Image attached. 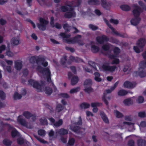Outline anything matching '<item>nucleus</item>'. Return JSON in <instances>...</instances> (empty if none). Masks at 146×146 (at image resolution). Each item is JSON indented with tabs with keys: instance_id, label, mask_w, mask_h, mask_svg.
I'll return each mask as SVG.
<instances>
[{
	"instance_id": "nucleus-31",
	"label": "nucleus",
	"mask_w": 146,
	"mask_h": 146,
	"mask_svg": "<svg viewBox=\"0 0 146 146\" xmlns=\"http://www.w3.org/2000/svg\"><path fill=\"white\" fill-rule=\"evenodd\" d=\"M64 108L60 104H58L56 106V112H59L61 111Z\"/></svg>"
},
{
	"instance_id": "nucleus-43",
	"label": "nucleus",
	"mask_w": 146,
	"mask_h": 146,
	"mask_svg": "<svg viewBox=\"0 0 146 146\" xmlns=\"http://www.w3.org/2000/svg\"><path fill=\"white\" fill-rule=\"evenodd\" d=\"M75 142L74 139L73 138H70L68 142V144L70 145H73Z\"/></svg>"
},
{
	"instance_id": "nucleus-37",
	"label": "nucleus",
	"mask_w": 146,
	"mask_h": 146,
	"mask_svg": "<svg viewBox=\"0 0 146 146\" xmlns=\"http://www.w3.org/2000/svg\"><path fill=\"white\" fill-rule=\"evenodd\" d=\"M3 143L5 145L7 146H10L11 143V141L7 139H4L3 141Z\"/></svg>"
},
{
	"instance_id": "nucleus-6",
	"label": "nucleus",
	"mask_w": 146,
	"mask_h": 146,
	"mask_svg": "<svg viewBox=\"0 0 146 146\" xmlns=\"http://www.w3.org/2000/svg\"><path fill=\"white\" fill-rule=\"evenodd\" d=\"M82 119L80 117L78 118V121L77 122H76L75 124V125H72L70 127V129L76 133H78L79 132L80 129V128L79 125L82 124Z\"/></svg>"
},
{
	"instance_id": "nucleus-23",
	"label": "nucleus",
	"mask_w": 146,
	"mask_h": 146,
	"mask_svg": "<svg viewBox=\"0 0 146 146\" xmlns=\"http://www.w3.org/2000/svg\"><path fill=\"white\" fill-rule=\"evenodd\" d=\"M0 64L1 65L3 66L4 70H7V71L9 73H10L11 72V68L10 66L5 67L4 65V63L3 62H0Z\"/></svg>"
},
{
	"instance_id": "nucleus-61",
	"label": "nucleus",
	"mask_w": 146,
	"mask_h": 146,
	"mask_svg": "<svg viewBox=\"0 0 146 146\" xmlns=\"http://www.w3.org/2000/svg\"><path fill=\"white\" fill-rule=\"evenodd\" d=\"M40 62L44 66H46L48 65V63L46 62H44L43 60H41Z\"/></svg>"
},
{
	"instance_id": "nucleus-48",
	"label": "nucleus",
	"mask_w": 146,
	"mask_h": 146,
	"mask_svg": "<svg viewBox=\"0 0 146 146\" xmlns=\"http://www.w3.org/2000/svg\"><path fill=\"white\" fill-rule=\"evenodd\" d=\"M59 97L60 98L62 97L66 98H68L69 97L68 95L65 93H61L59 95Z\"/></svg>"
},
{
	"instance_id": "nucleus-15",
	"label": "nucleus",
	"mask_w": 146,
	"mask_h": 146,
	"mask_svg": "<svg viewBox=\"0 0 146 146\" xmlns=\"http://www.w3.org/2000/svg\"><path fill=\"white\" fill-rule=\"evenodd\" d=\"M29 83L33 86L36 88H40L41 86L39 85L37 82L33 80H31L29 81Z\"/></svg>"
},
{
	"instance_id": "nucleus-24",
	"label": "nucleus",
	"mask_w": 146,
	"mask_h": 146,
	"mask_svg": "<svg viewBox=\"0 0 146 146\" xmlns=\"http://www.w3.org/2000/svg\"><path fill=\"white\" fill-rule=\"evenodd\" d=\"M138 146H146V141L142 139L139 140L137 141Z\"/></svg>"
},
{
	"instance_id": "nucleus-9",
	"label": "nucleus",
	"mask_w": 146,
	"mask_h": 146,
	"mask_svg": "<svg viewBox=\"0 0 146 146\" xmlns=\"http://www.w3.org/2000/svg\"><path fill=\"white\" fill-rule=\"evenodd\" d=\"M135 98L133 96L125 99L123 102L124 104L126 106L132 105L135 101Z\"/></svg>"
},
{
	"instance_id": "nucleus-20",
	"label": "nucleus",
	"mask_w": 146,
	"mask_h": 146,
	"mask_svg": "<svg viewBox=\"0 0 146 146\" xmlns=\"http://www.w3.org/2000/svg\"><path fill=\"white\" fill-rule=\"evenodd\" d=\"M22 67V62L21 61L17 60L15 62V67L17 70L21 69Z\"/></svg>"
},
{
	"instance_id": "nucleus-27",
	"label": "nucleus",
	"mask_w": 146,
	"mask_h": 146,
	"mask_svg": "<svg viewBox=\"0 0 146 146\" xmlns=\"http://www.w3.org/2000/svg\"><path fill=\"white\" fill-rule=\"evenodd\" d=\"M121 9L123 11H127L130 10V7L128 5H123L120 6Z\"/></svg>"
},
{
	"instance_id": "nucleus-13",
	"label": "nucleus",
	"mask_w": 146,
	"mask_h": 146,
	"mask_svg": "<svg viewBox=\"0 0 146 146\" xmlns=\"http://www.w3.org/2000/svg\"><path fill=\"white\" fill-rule=\"evenodd\" d=\"M102 68L104 70L113 72L115 70L116 67L115 66L109 67L106 66V65H103L102 66Z\"/></svg>"
},
{
	"instance_id": "nucleus-41",
	"label": "nucleus",
	"mask_w": 146,
	"mask_h": 146,
	"mask_svg": "<svg viewBox=\"0 0 146 146\" xmlns=\"http://www.w3.org/2000/svg\"><path fill=\"white\" fill-rule=\"evenodd\" d=\"M62 123L63 121L62 120L60 119L58 122L54 123V125L56 127H58L62 125Z\"/></svg>"
},
{
	"instance_id": "nucleus-12",
	"label": "nucleus",
	"mask_w": 146,
	"mask_h": 146,
	"mask_svg": "<svg viewBox=\"0 0 146 146\" xmlns=\"http://www.w3.org/2000/svg\"><path fill=\"white\" fill-rule=\"evenodd\" d=\"M23 114L25 117L27 119L31 118L32 121H34L35 119V117L28 111L24 112Z\"/></svg>"
},
{
	"instance_id": "nucleus-53",
	"label": "nucleus",
	"mask_w": 146,
	"mask_h": 146,
	"mask_svg": "<svg viewBox=\"0 0 146 146\" xmlns=\"http://www.w3.org/2000/svg\"><path fill=\"white\" fill-rule=\"evenodd\" d=\"M110 47V46L108 44H106L103 46H102V49L104 50H107L109 49Z\"/></svg>"
},
{
	"instance_id": "nucleus-14",
	"label": "nucleus",
	"mask_w": 146,
	"mask_h": 146,
	"mask_svg": "<svg viewBox=\"0 0 146 146\" xmlns=\"http://www.w3.org/2000/svg\"><path fill=\"white\" fill-rule=\"evenodd\" d=\"M110 92H105L104 94L102 97V100L106 105H108V103L107 99L109 100L110 98L109 97V94Z\"/></svg>"
},
{
	"instance_id": "nucleus-45",
	"label": "nucleus",
	"mask_w": 146,
	"mask_h": 146,
	"mask_svg": "<svg viewBox=\"0 0 146 146\" xmlns=\"http://www.w3.org/2000/svg\"><path fill=\"white\" fill-rule=\"evenodd\" d=\"M138 116L141 117H144L146 116V114L144 111H141L138 113Z\"/></svg>"
},
{
	"instance_id": "nucleus-28",
	"label": "nucleus",
	"mask_w": 146,
	"mask_h": 146,
	"mask_svg": "<svg viewBox=\"0 0 146 146\" xmlns=\"http://www.w3.org/2000/svg\"><path fill=\"white\" fill-rule=\"evenodd\" d=\"M90 104H89L84 102L80 105V107L81 109H87L89 108L90 107Z\"/></svg>"
},
{
	"instance_id": "nucleus-8",
	"label": "nucleus",
	"mask_w": 146,
	"mask_h": 146,
	"mask_svg": "<svg viewBox=\"0 0 146 146\" xmlns=\"http://www.w3.org/2000/svg\"><path fill=\"white\" fill-rule=\"evenodd\" d=\"M48 22L42 18L40 19V24L37 25L38 28L40 30H44L45 29L46 26Z\"/></svg>"
},
{
	"instance_id": "nucleus-57",
	"label": "nucleus",
	"mask_w": 146,
	"mask_h": 146,
	"mask_svg": "<svg viewBox=\"0 0 146 146\" xmlns=\"http://www.w3.org/2000/svg\"><path fill=\"white\" fill-rule=\"evenodd\" d=\"M86 114L87 116L89 117L90 116H94L93 114L92 113L89 111H86Z\"/></svg>"
},
{
	"instance_id": "nucleus-29",
	"label": "nucleus",
	"mask_w": 146,
	"mask_h": 146,
	"mask_svg": "<svg viewBox=\"0 0 146 146\" xmlns=\"http://www.w3.org/2000/svg\"><path fill=\"white\" fill-rule=\"evenodd\" d=\"M110 57L111 59H113L112 62V64H117L119 63V60L118 59L116 58L117 56H113Z\"/></svg>"
},
{
	"instance_id": "nucleus-62",
	"label": "nucleus",
	"mask_w": 146,
	"mask_h": 146,
	"mask_svg": "<svg viewBox=\"0 0 146 146\" xmlns=\"http://www.w3.org/2000/svg\"><path fill=\"white\" fill-rule=\"evenodd\" d=\"M37 139L40 142L43 143H46V142L45 141L44 139L40 138H37Z\"/></svg>"
},
{
	"instance_id": "nucleus-18",
	"label": "nucleus",
	"mask_w": 146,
	"mask_h": 146,
	"mask_svg": "<svg viewBox=\"0 0 146 146\" xmlns=\"http://www.w3.org/2000/svg\"><path fill=\"white\" fill-rule=\"evenodd\" d=\"M96 39L98 42L100 44L108 40L107 37L104 35L102 37H98Z\"/></svg>"
},
{
	"instance_id": "nucleus-32",
	"label": "nucleus",
	"mask_w": 146,
	"mask_h": 146,
	"mask_svg": "<svg viewBox=\"0 0 146 146\" xmlns=\"http://www.w3.org/2000/svg\"><path fill=\"white\" fill-rule=\"evenodd\" d=\"M105 22L107 24V25L111 29L112 32L114 33V34L116 35H118L117 32L114 29H113L112 27L108 23L107 21L105 19L104 20Z\"/></svg>"
},
{
	"instance_id": "nucleus-47",
	"label": "nucleus",
	"mask_w": 146,
	"mask_h": 146,
	"mask_svg": "<svg viewBox=\"0 0 146 146\" xmlns=\"http://www.w3.org/2000/svg\"><path fill=\"white\" fill-rule=\"evenodd\" d=\"M56 90V88L54 86H53L52 88H46V91H54Z\"/></svg>"
},
{
	"instance_id": "nucleus-46",
	"label": "nucleus",
	"mask_w": 146,
	"mask_h": 146,
	"mask_svg": "<svg viewBox=\"0 0 146 146\" xmlns=\"http://www.w3.org/2000/svg\"><path fill=\"white\" fill-rule=\"evenodd\" d=\"M92 83V81L90 79H88L86 80L84 83V86L87 85H89Z\"/></svg>"
},
{
	"instance_id": "nucleus-42",
	"label": "nucleus",
	"mask_w": 146,
	"mask_h": 146,
	"mask_svg": "<svg viewBox=\"0 0 146 146\" xmlns=\"http://www.w3.org/2000/svg\"><path fill=\"white\" fill-rule=\"evenodd\" d=\"M6 54L7 56L9 57H12L13 56V53L10 50L7 49Z\"/></svg>"
},
{
	"instance_id": "nucleus-51",
	"label": "nucleus",
	"mask_w": 146,
	"mask_h": 146,
	"mask_svg": "<svg viewBox=\"0 0 146 146\" xmlns=\"http://www.w3.org/2000/svg\"><path fill=\"white\" fill-rule=\"evenodd\" d=\"M6 97V95L4 92H0V98L2 99H4Z\"/></svg>"
},
{
	"instance_id": "nucleus-33",
	"label": "nucleus",
	"mask_w": 146,
	"mask_h": 146,
	"mask_svg": "<svg viewBox=\"0 0 146 146\" xmlns=\"http://www.w3.org/2000/svg\"><path fill=\"white\" fill-rule=\"evenodd\" d=\"M5 49V45H2L0 47V54L1 53L2 51ZM4 56L3 54H0V58H3Z\"/></svg>"
},
{
	"instance_id": "nucleus-5",
	"label": "nucleus",
	"mask_w": 146,
	"mask_h": 146,
	"mask_svg": "<svg viewBox=\"0 0 146 146\" xmlns=\"http://www.w3.org/2000/svg\"><path fill=\"white\" fill-rule=\"evenodd\" d=\"M17 121L22 125L28 128H31L32 127V125L31 123L28 122L26 121L23 117V116L19 115L17 118Z\"/></svg>"
},
{
	"instance_id": "nucleus-38",
	"label": "nucleus",
	"mask_w": 146,
	"mask_h": 146,
	"mask_svg": "<svg viewBox=\"0 0 146 146\" xmlns=\"http://www.w3.org/2000/svg\"><path fill=\"white\" fill-rule=\"evenodd\" d=\"M102 105V104L101 103H100L97 102L92 103L91 104L92 107L93 108H96V107L100 106Z\"/></svg>"
},
{
	"instance_id": "nucleus-64",
	"label": "nucleus",
	"mask_w": 146,
	"mask_h": 146,
	"mask_svg": "<svg viewBox=\"0 0 146 146\" xmlns=\"http://www.w3.org/2000/svg\"><path fill=\"white\" fill-rule=\"evenodd\" d=\"M6 23V21L5 20L3 19H0V23L1 25H3L5 24Z\"/></svg>"
},
{
	"instance_id": "nucleus-17",
	"label": "nucleus",
	"mask_w": 146,
	"mask_h": 146,
	"mask_svg": "<svg viewBox=\"0 0 146 146\" xmlns=\"http://www.w3.org/2000/svg\"><path fill=\"white\" fill-rule=\"evenodd\" d=\"M9 129L11 131V135L13 137H14L18 134V132L16 130L11 126L9 127Z\"/></svg>"
},
{
	"instance_id": "nucleus-36",
	"label": "nucleus",
	"mask_w": 146,
	"mask_h": 146,
	"mask_svg": "<svg viewBox=\"0 0 146 146\" xmlns=\"http://www.w3.org/2000/svg\"><path fill=\"white\" fill-rule=\"evenodd\" d=\"M90 46L91 47V50L93 52H96L98 51L99 49L98 47L93 46L92 44H91Z\"/></svg>"
},
{
	"instance_id": "nucleus-50",
	"label": "nucleus",
	"mask_w": 146,
	"mask_h": 146,
	"mask_svg": "<svg viewBox=\"0 0 146 146\" xmlns=\"http://www.w3.org/2000/svg\"><path fill=\"white\" fill-rule=\"evenodd\" d=\"M70 58L71 60L75 61L76 62H80L81 61V60L79 58H77L76 59H75L73 56H71Z\"/></svg>"
},
{
	"instance_id": "nucleus-39",
	"label": "nucleus",
	"mask_w": 146,
	"mask_h": 146,
	"mask_svg": "<svg viewBox=\"0 0 146 146\" xmlns=\"http://www.w3.org/2000/svg\"><path fill=\"white\" fill-rule=\"evenodd\" d=\"M125 120L129 121H131L133 119V117L131 115H127L124 117Z\"/></svg>"
},
{
	"instance_id": "nucleus-22",
	"label": "nucleus",
	"mask_w": 146,
	"mask_h": 146,
	"mask_svg": "<svg viewBox=\"0 0 146 146\" xmlns=\"http://www.w3.org/2000/svg\"><path fill=\"white\" fill-rule=\"evenodd\" d=\"M78 80L79 79L77 76H73L71 80V83L72 85H74L78 82Z\"/></svg>"
},
{
	"instance_id": "nucleus-63",
	"label": "nucleus",
	"mask_w": 146,
	"mask_h": 146,
	"mask_svg": "<svg viewBox=\"0 0 146 146\" xmlns=\"http://www.w3.org/2000/svg\"><path fill=\"white\" fill-rule=\"evenodd\" d=\"M118 84V82H116L114 84L113 86L111 88V90H113L117 86Z\"/></svg>"
},
{
	"instance_id": "nucleus-60",
	"label": "nucleus",
	"mask_w": 146,
	"mask_h": 146,
	"mask_svg": "<svg viewBox=\"0 0 146 146\" xmlns=\"http://www.w3.org/2000/svg\"><path fill=\"white\" fill-rule=\"evenodd\" d=\"M17 142L19 144H22L23 143L24 140L23 138H20L17 139Z\"/></svg>"
},
{
	"instance_id": "nucleus-56",
	"label": "nucleus",
	"mask_w": 146,
	"mask_h": 146,
	"mask_svg": "<svg viewBox=\"0 0 146 146\" xmlns=\"http://www.w3.org/2000/svg\"><path fill=\"white\" fill-rule=\"evenodd\" d=\"M89 28L92 30H95L98 29V27L92 25H89Z\"/></svg>"
},
{
	"instance_id": "nucleus-19",
	"label": "nucleus",
	"mask_w": 146,
	"mask_h": 146,
	"mask_svg": "<svg viewBox=\"0 0 146 146\" xmlns=\"http://www.w3.org/2000/svg\"><path fill=\"white\" fill-rule=\"evenodd\" d=\"M42 73L43 74L46 75L47 76V80L48 82L50 81L51 80L50 77V73L48 68H46L42 72Z\"/></svg>"
},
{
	"instance_id": "nucleus-35",
	"label": "nucleus",
	"mask_w": 146,
	"mask_h": 146,
	"mask_svg": "<svg viewBox=\"0 0 146 146\" xmlns=\"http://www.w3.org/2000/svg\"><path fill=\"white\" fill-rule=\"evenodd\" d=\"M144 100L143 97L142 96H139L138 97L136 102L139 103L141 104L143 102Z\"/></svg>"
},
{
	"instance_id": "nucleus-16",
	"label": "nucleus",
	"mask_w": 146,
	"mask_h": 146,
	"mask_svg": "<svg viewBox=\"0 0 146 146\" xmlns=\"http://www.w3.org/2000/svg\"><path fill=\"white\" fill-rule=\"evenodd\" d=\"M11 42L13 45H18L19 43V39L18 37L13 38L11 40Z\"/></svg>"
},
{
	"instance_id": "nucleus-10",
	"label": "nucleus",
	"mask_w": 146,
	"mask_h": 146,
	"mask_svg": "<svg viewBox=\"0 0 146 146\" xmlns=\"http://www.w3.org/2000/svg\"><path fill=\"white\" fill-rule=\"evenodd\" d=\"M135 82H131L129 81H125L124 83L123 86L124 87L128 88H133L136 85Z\"/></svg>"
},
{
	"instance_id": "nucleus-59",
	"label": "nucleus",
	"mask_w": 146,
	"mask_h": 146,
	"mask_svg": "<svg viewBox=\"0 0 146 146\" xmlns=\"http://www.w3.org/2000/svg\"><path fill=\"white\" fill-rule=\"evenodd\" d=\"M134 142L133 140H130L129 141L128 143V146H134Z\"/></svg>"
},
{
	"instance_id": "nucleus-11",
	"label": "nucleus",
	"mask_w": 146,
	"mask_h": 146,
	"mask_svg": "<svg viewBox=\"0 0 146 146\" xmlns=\"http://www.w3.org/2000/svg\"><path fill=\"white\" fill-rule=\"evenodd\" d=\"M26 94V92H21V93L16 92L13 96L14 99V100L20 99L23 96H25Z\"/></svg>"
},
{
	"instance_id": "nucleus-2",
	"label": "nucleus",
	"mask_w": 146,
	"mask_h": 146,
	"mask_svg": "<svg viewBox=\"0 0 146 146\" xmlns=\"http://www.w3.org/2000/svg\"><path fill=\"white\" fill-rule=\"evenodd\" d=\"M61 10L63 12L67 11L65 14V17L67 18H70L74 17L76 14L72 9V7L70 6H63L61 8Z\"/></svg>"
},
{
	"instance_id": "nucleus-1",
	"label": "nucleus",
	"mask_w": 146,
	"mask_h": 146,
	"mask_svg": "<svg viewBox=\"0 0 146 146\" xmlns=\"http://www.w3.org/2000/svg\"><path fill=\"white\" fill-rule=\"evenodd\" d=\"M132 7L133 8V13L135 17L131 20V24L136 25L139 23L141 20L139 16L141 11L140 8L137 5L133 4Z\"/></svg>"
},
{
	"instance_id": "nucleus-4",
	"label": "nucleus",
	"mask_w": 146,
	"mask_h": 146,
	"mask_svg": "<svg viewBox=\"0 0 146 146\" xmlns=\"http://www.w3.org/2000/svg\"><path fill=\"white\" fill-rule=\"evenodd\" d=\"M146 67V61L141 62L139 64V68L138 74L141 77L146 76V71L143 68Z\"/></svg>"
},
{
	"instance_id": "nucleus-30",
	"label": "nucleus",
	"mask_w": 146,
	"mask_h": 146,
	"mask_svg": "<svg viewBox=\"0 0 146 146\" xmlns=\"http://www.w3.org/2000/svg\"><path fill=\"white\" fill-rule=\"evenodd\" d=\"M94 75L95 76L94 79L96 81L100 82L102 80V79L100 77V75L98 73L96 72L94 74Z\"/></svg>"
},
{
	"instance_id": "nucleus-44",
	"label": "nucleus",
	"mask_w": 146,
	"mask_h": 146,
	"mask_svg": "<svg viewBox=\"0 0 146 146\" xmlns=\"http://www.w3.org/2000/svg\"><path fill=\"white\" fill-rule=\"evenodd\" d=\"M38 134L42 136H44L45 134V132L43 130H39L38 131Z\"/></svg>"
},
{
	"instance_id": "nucleus-21",
	"label": "nucleus",
	"mask_w": 146,
	"mask_h": 146,
	"mask_svg": "<svg viewBox=\"0 0 146 146\" xmlns=\"http://www.w3.org/2000/svg\"><path fill=\"white\" fill-rule=\"evenodd\" d=\"M54 18L53 17H51L50 19V25L51 26L53 27H55L57 29H60L61 27V26L60 25L56 23L55 25H54Z\"/></svg>"
},
{
	"instance_id": "nucleus-54",
	"label": "nucleus",
	"mask_w": 146,
	"mask_h": 146,
	"mask_svg": "<svg viewBox=\"0 0 146 146\" xmlns=\"http://www.w3.org/2000/svg\"><path fill=\"white\" fill-rule=\"evenodd\" d=\"M146 126V121H142L141 122L139 125L140 127H144Z\"/></svg>"
},
{
	"instance_id": "nucleus-52",
	"label": "nucleus",
	"mask_w": 146,
	"mask_h": 146,
	"mask_svg": "<svg viewBox=\"0 0 146 146\" xmlns=\"http://www.w3.org/2000/svg\"><path fill=\"white\" fill-rule=\"evenodd\" d=\"M40 122L44 125H46L47 124V122L46 119L44 118L40 120Z\"/></svg>"
},
{
	"instance_id": "nucleus-25",
	"label": "nucleus",
	"mask_w": 146,
	"mask_h": 146,
	"mask_svg": "<svg viewBox=\"0 0 146 146\" xmlns=\"http://www.w3.org/2000/svg\"><path fill=\"white\" fill-rule=\"evenodd\" d=\"M114 113L115 116L117 118H121L123 116L122 113L116 110L114 111Z\"/></svg>"
},
{
	"instance_id": "nucleus-40",
	"label": "nucleus",
	"mask_w": 146,
	"mask_h": 146,
	"mask_svg": "<svg viewBox=\"0 0 146 146\" xmlns=\"http://www.w3.org/2000/svg\"><path fill=\"white\" fill-rule=\"evenodd\" d=\"M58 133L60 134L64 135L68 133V131L66 129H62L59 130Z\"/></svg>"
},
{
	"instance_id": "nucleus-58",
	"label": "nucleus",
	"mask_w": 146,
	"mask_h": 146,
	"mask_svg": "<svg viewBox=\"0 0 146 146\" xmlns=\"http://www.w3.org/2000/svg\"><path fill=\"white\" fill-rule=\"evenodd\" d=\"M114 52L115 54H117L120 52V50L118 48L115 47L114 49Z\"/></svg>"
},
{
	"instance_id": "nucleus-3",
	"label": "nucleus",
	"mask_w": 146,
	"mask_h": 146,
	"mask_svg": "<svg viewBox=\"0 0 146 146\" xmlns=\"http://www.w3.org/2000/svg\"><path fill=\"white\" fill-rule=\"evenodd\" d=\"M145 43V39L143 38H140L137 42V46L134 47V50L138 53L142 50V48Z\"/></svg>"
},
{
	"instance_id": "nucleus-34",
	"label": "nucleus",
	"mask_w": 146,
	"mask_h": 146,
	"mask_svg": "<svg viewBox=\"0 0 146 146\" xmlns=\"http://www.w3.org/2000/svg\"><path fill=\"white\" fill-rule=\"evenodd\" d=\"M81 38V36L80 35H78L74 39V41H72L71 42L73 43L75 42H78L79 44V42Z\"/></svg>"
},
{
	"instance_id": "nucleus-7",
	"label": "nucleus",
	"mask_w": 146,
	"mask_h": 146,
	"mask_svg": "<svg viewBox=\"0 0 146 146\" xmlns=\"http://www.w3.org/2000/svg\"><path fill=\"white\" fill-rule=\"evenodd\" d=\"M134 123H133L125 121H121L118 125L119 127L121 129L126 128L127 127H134Z\"/></svg>"
},
{
	"instance_id": "nucleus-55",
	"label": "nucleus",
	"mask_w": 146,
	"mask_h": 146,
	"mask_svg": "<svg viewBox=\"0 0 146 146\" xmlns=\"http://www.w3.org/2000/svg\"><path fill=\"white\" fill-rule=\"evenodd\" d=\"M110 22L115 24H117L118 23V20L113 19L110 20Z\"/></svg>"
},
{
	"instance_id": "nucleus-26",
	"label": "nucleus",
	"mask_w": 146,
	"mask_h": 146,
	"mask_svg": "<svg viewBox=\"0 0 146 146\" xmlns=\"http://www.w3.org/2000/svg\"><path fill=\"white\" fill-rule=\"evenodd\" d=\"M101 117L103 121L106 123L109 122L108 119L104 113L102 112L100 113Z\"/></svg>"
},
{
	"instance_id": "nucleus-49",
	"label": "nucleus",
	"mask_w": 146,
	"mask_h": 146,
	"mask_svg": "<svg viewBox=\"0 0 146 146\" xmlns=\"http://www.w3.org/2000/svg\"><path fill=\"white\" fill-rule=\"evenodd\" d=\"M127 92H118L117 94L119 96H124L127 95Z\"/></svg>"
}]
</instances>
